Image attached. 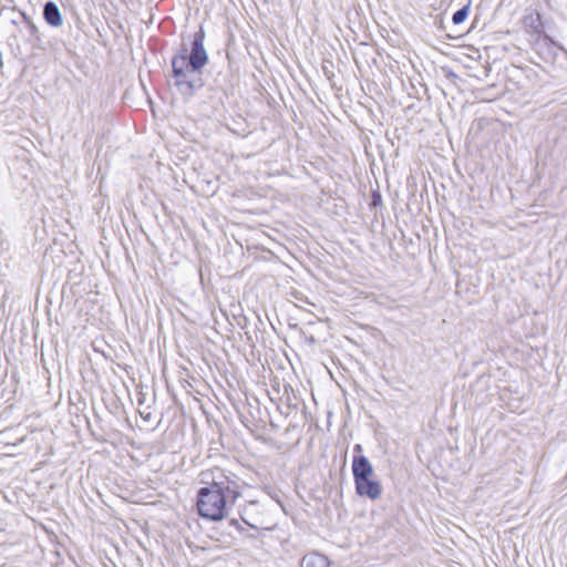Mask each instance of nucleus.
<instances>
[{"label":"nucleus","mask_w":567,"mask_h":567,"mask_svg":"<svg viewBox=\"0 0 567 567\" xmlns=\"http://www.w3.org/2000/svg\"><path fill=\"white\" fill-rule=\"evenodd\" d=\"M45 21L52 27H61L63 19L59 7L53 2H48L43 10Z\"/></svg>","instance_id":"6"},{"label":"nucleus","mask_w":567,"mask_h":567,"mask_svg":"<svg viewBox=\"0 0 567 567\" xmlns=\"http://www.w3.org/2000/svg\"><path fill=\"white\" fill-rule=\"evenodd\" d=\"M352 472L354 481L374 476V470L371 462L363 455H355L353 457Z\"/></svg>","instance_id":"4"},{"label":"nucleus","mask_w":567,"mask_h":567,"mask_svg":"<svg viewBox=\"0 0 567 567\" xmlns=\"http://www.w3.org/2000/svg\"><path fill=\"white\" fill-rule=\"evenodd\" d=\"M207 63V53L200 39H195L189 56L182 54L173 60L175 84L185 95L202 86L200 70Z\"/></svg>","instance_id":"1"},{"label":"nucleus","mask_w":567,"mask_h":567,"mask_svg":"<svg viewBox=\"0 0 567 567\" xmlns=\"http://www.w3.org/2000/svg\"><path fill=\"white\" fill-rule=\"evenodd\" d=\"M354 451L358 452V453H361L362 452V446L360 444H357L354 446Z\"/></svg>","instance_id":"8"},{"label":"nucleus","mask_w":567,"mask_h":567,"mask_svg":"<svg viewBox=\"0 0 567 567\" xmlns=\"http://www.w3.org/2000/svg\"><path fill=\"white\" fill-rule=\"evenodd\" d=\"M355 492L358 495L368 497L371 501H377L382 495V485L374 476L363 477L354 481Z\"/></svg>","instance_id":"3"},{"label":"nucleus","mask_w":567,"mask_h":567,"mask_svg":"<svg viewBox=\"0 0 567 567\" xmlns=\"http://www.w3.org/2000/svg\"><path fill=\"white\" fill-rule=\"evenodd\" d=\"M300 567H330V561L322 554L311 551L302 557Z\"/></svg>","instance_id":"5"},{"label":"nucleus","mask_w":567,"mask_h":567,"mask_svg":"<svg viewBox=\"0 0 567 567\" xmlns=\"http://www.w3.org/2000/svg\"><path fill=\"white\" fill-rule=\"evenodd\" d=\"M468 14V7H464L453 14V22L460 24L465 21Z\"/></svg>","instance_id":"7"},{"label":"nucleus","mask_w":567,"mask_h":567,"mask_svg":"<svg viewBox=\"0 0 567 567\" xmlns=\"http://www.w3.org/2000/svg\"><path fill=\"white\" fill-rule=\"evenodd\" d=\"M198 512L203 517L220 520L226 516V499L221 483H213L198 492Z\"/></svg>","instance_id":"2"}]
</instances>
